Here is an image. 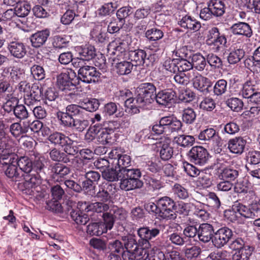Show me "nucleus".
Segmentation results:
<instances>
[{
    "mask_svg": "<svg viewBox=\"0 0 260 260\" xmlns=\"http://www.w3.org/2000/svg\"><path fill=\"white\" fill-rule=\"evenodd\" d=\"M23 181L18 184V188L23 193L33 195L34 189L41 183L44 178L34 172L22 173Z\"/></svg>",
    "mask_w": 260,
    "mask_h": 260,
    "instance_id": "7",
    "label": "nucleus"
},
{
    "mask_svg": "<svg viewBox=\"0 0 260 260\" xmlns=\"http://www.w3.org/2000/svg\"><path fill=\"white\" fill-rule=\"evenodd\" d=\"M162 82V80L160 79V82L155 81L153 83L144 82L141 83L137 89V102L145 106L152 103L156 93V85L158 87L165 88V86Z\"/></svg>",
    "mask_w": 260,
    "mask_h": 260,
    "instance_id": "1",
    "label": "nucleus"
},
{
    "mask_svg": "<svg viewBox=\"0 0 260 260\" xmlns=\"http://www.w3.org/2000/svg\"><path fill=\"white\" fill-rule=\"evenodd\" d=\"M236 212L246 218H254L258 217L260 216V204L253 203L250 204L249 207L239 204L237 206H234L232 210L225 211L224 215L233 221L237 219L235 215Z\"/></svg>",
    "mask_w": 260,
    "mask_h": 260,
    "instance_id": "4",
    "label": "nucleus"
},
{
    "mask_svg": "<svg viewBox=\"0 0 260 260\" xmlns=\"http://www.w3.org/2000/svg\"><path fill=\"white\" fill-rule=\"evenodd\" d=\"M260 88V80L254 75L250 76L243 84L240 94L244 98L247 99L254 94Z\"/></svg>",
    "mask_w": 260,
    "mask_h": 260,
    "instance_id": "17",
    "label": "nucleus"
},
{
    "mask_svg": "<svg viewBox=\"0 0 260 260\" xmlns=\"http://www.w3.org/2000/svg\"><path fill=\"white\" fill-rule=\"evenodd\" d=\"M109 51L112 49L111 54L116 55L117 57H122L128 48V42L120 39L111 42L109 45ZM118 60L120 59L117 58Z\"/></svg>",
    "mask_w": 260,
    "mask_h": 260,
    "instance_id": "30",
    "label": "nucleus"
},
{
    "mask_svg": "<svg viewBox=\"0 0 260 260\" xmlns=\"http://www.w3.org/2000/svg\"><path fill=\"white\" fill-rule=\"evenodd\" d=\"M31 9V6L26 1H22L14 8L16 14L18 17H25L27 16Z\"/></svg>",
    "mask_w": 260,
    "mask_h": 260,
    "instance_id": "59",
    "label": "nucleus"
},
{
    "mask_svg": "<svg viewBox=\"0 0 260 260\" xmlns=\"http://www.w3.org/2000/svg\"><path fill=\"white\" fill-rule=\"evenodd\" d=\"M50 168L51 177L57 182L64 181L71 172L69 167L59 163L51 165Z\"/></svg>",
    "mask_w": 260,
    "mask_h": 260,
    "instance_id": "21",
    "label": "nucleus"
},
{
    "mask_svg": "<svg viewBox=\"0 0 260 260\" xmlns=\"http://www.w3.org/2000/svg\"><path fill=\"white\" fill-rule=\"evenodd\" d=\"M47 161L43 157L36 158L32 162V172L45 178L46 174V171L47 167Z\"/></svg>",
    "mask_w": 260,
    "mask_h": 260,
    "instance_id": "35",
    "label": "nucleus"
},
{
    "mask_svg": "<svg viewBox=\"0 0 260 260\" xmlns=\"http://www.w3.org/2000/svg\"><path fill=\"white\" fill-rule=\"evenodd\" d=\"M199 139L203 141L206 144L213 146H219L221 144V138L213 128L202 131L198 136Z\"/></svg>",
    "mask_w": 260,
    "mask_h": 260,
    "instance_id": "16",
    "label": "nucleus"
},
{
    "mask_svg": "<svg viewBox=\"0 0 260 260\" xmlns=\"http://www.w3.org/2000/svg\"><path fill=\"white\" fill-rule=\"evenodd\" d=\"M57 118L60 121V124L64 127L71 128L75 118L67 114L66 112L58 111L56 113Z\"/></svg>",
    "mask_w": 260,
    "mask_h": 260,
    "instance_id": "62",
    "label": "nucleus"
},
{
    "mask_svg": "<svg viewBox=\"0 0 260 260\" xmlns=\"http://www.w3.org/2000/svg\"><path fill=\"white\" fill-rule=\"evenodd\" d=\"M102 177L109 182L120 180L121 178V172L118 171L116 167L111 165L107 169L101 171Z\"/></svg>",
    "mask_w": 260,
    "mask_h": 260,
    "instance_id": "36",
    "label": "nucleus"
},
{
    "mask_svg": "<svg viewBox=\"0 0 260 260\" xmlns=\"http://www.w3.org/2000/svg\"><path fill=\"white\" fill-rule=\"evenodd\" d=\"M87 234L92 236H99L106 233L105 226L102 222H92L87 226Z\"/></svg>",
    "mask_w": 260,
    "mask_h": 260,
    "instance_id": "47",
    "label": "nucleus"
},
{
    "mask_svg": "<svg viewBox=\"0 0 260 260\" xmlns=\"http://www.w3.org/2000/svg\"><path fill=\"white\" fill-rule=\"evenodd\" d=\"M119 187L125 191L141 188L143 186V182L140 179L141 172L139 169H128L124 170L121 173Z\"/></svg>",
    "mask_w": 260,
    "mask_h": 260,
    "instance_id": "2",
    "label": "nucleus"
},
{
    "mask_svg": "<svg viewBox=\"0 0 260 260\" xmlns=\"http://www.w3.org/2000/svg\"><path fill=\"white\" fill-rule=\"evenodd\" d=\"M74 141L70 137L65 142L61 148L63 149V152L66 153V156L69 161V166L73 168L78 167L80 164V160L75 155L79 152L78 147L74 145Z\"/></svg>",
    "mask_w": 260,
    "mask_h": 260,
    "instance_id": "12",
    "label": "nucleus"
},
{
    "mask_svg": "<svg viewBox=\"0 0 260 260\" xmlns=\"http://www.w3.org/2000/svg\"><path fill=\"white\" fill-rule=\"evenodd\" d=\"M111 165L116 167L118 171L123 172L124 170H128L127 168L131 165V158L126 154H120L118 159H114L111 162Z\"/></svg>",
    "mask_w": 260,
    "mask_h": 260,
    "instance_id": "37",
    "label": "nucleus"
},
{
    "mask_svg": "<svg viewBox=\"0 0 260 260\" xmlns=\"http://www.w3.org/2000/svg\"><path fill=\"white\" fill-rule=\"evenodd\" d=\"M108 247L109 249V253L108 255V258L110 260H121V256L122 260H126V254L124 250L123 245L122 241L119 238L118 239H113L108 242Z\"/></svg>",
    "mask_w": 260,
    "mask_h": 260,
    "instance_id": "13",
    "label": "nucleus"
},
{
    "mask_svg": "<svg viewBox=\"0 0 260 260\" xmlns=\"http://www.w3.org/2000/svg\"><path fill=\"white\" fill-rule=\"evenodd\" d=\"M70 36L66 35H55L52 40L53 46L57 49L66 47L70 42Z\"/></svg>",
    "mask_w": 260,
    "mask_h": 260,
    "instance_id": "58",
    "label": "nucleus"
},
{
    "mask_svg": "<svg viewBox=\"0 0 260 260\" xmlns=\"http://www.w3.org/2000/svg\"><path fill=\"white\" fill-rule=\"evenodd\" d=\"M124 106L126 108L125 111L131 114H136L140 112L139 108L144 107V105H141L137 102L136 98H129L124 101Z\"/></svg>",
    "mask_w": 260,
    "mask_h": 260,
    "instance_id": "54",
    "label": "nucleus"
},
{
    "mask_svg": "<svg viewBox=\"0 0 260 260\" xmlns=\"http://www.w3.org/2000/svg\"><path fill=\"white\" fill-rule=\"evenodd\" d=\"M228 88V82L224 79H219L214 84L213 91L214 94L220 96L224 94Z\"/></svg>",
    "mask_w": 260,
    "mask_h": 260,
    "instance_id": "63",
    "label": "nucleus"
},
{
    "mask_svg": "<svg viewBox=\"0 0 260 260\" xmlns=\"http://www.w3.org/2000/svg\"><path fill=\"white\" fill-rule=\"evenodd\" d=\"M178 24L182 28L194 32L199 30L201 27V24L200 21L196 20L194 17L187 15L183 17L178 21Z\"/></svg>",
    "mask_w": 260,
    "mask_h": 260,
    "instance_id": "32",
    "label": "nucleus"
},
{
    "mask_svg": "<svg viewBox=\"0 0 260 260\" xmlns=\"http://www.w3.org/2000/svg\"><path fill=\"white\" fill-rule=\"evenodd\" d=\"M163 125L166 132V135L181 131L182 127V122L176 117L170 116L163 117Z\"/></svg>",
    "mask_w": 260,
    "mask_h": 260,
    "instance_id": "25",
    "label": "nucleus"
},
{
    "mask_svg": "<svg viewBox=\"0 0 260 260\" xmlns=\"http://www.w3.org/2000/svg\"><path fill=\"white\" fill-rule=\"evenodd\" d=\"M190 60L193 68L199 71H203L207 65L206 58L204 57L200 53H193Z\"/></svg>",
    "mask_w": 260,
    "mask_h": 260,
    "instance_id": "43",
    "label": "nucleus"
},
{
    "mask_svg": "<svg viewBox=\"0 0 260 260\" xmlns=\"http://www.w3.org/2000/svg\"><path fill=\"white\" fill-rule=\"evenodd\" d=\"M8 48L10 54L18 59L22 58L27 53L25 45L19 41L11 42L8 45Z\"/></svg>",
    "mask_w": 260,
    "mask_h": 260,
    "instance_id": "27",
    "label": "nucleus"
},
{
    "mask_svg": "<svg viewBox=\"0 0 260 260\" xmlns=\"http://www.w3.org/2000/svg\"><path fill=\"white\" fill-rule=\"evenodd\" d=\"M69 138V136L62 133L54 132L49 135L48 140L54 146L61 147Z\"/></svg>",
    "mask_w": 260,
    "mask_h": 260,
    "instance_id": "42",
    "label": "nucleus"
},
{
    "mask_svg": "<svg viewBox=\"0 0 260 260\" xmlns=\"http://www.w3.org/2000/svg\"><path fill=\"white\" fill-rule=\"evenodd\" d=\"M144 179L149 187L153 190L159 189L162 187V182L161 181V177L159 175L147 174L144 176Z\"/></svg>",
    "mask_w": 260,
    "mask_h": 260,
    "instance_id": "45",
    "label": "nucleus"
},
{
    "mask_svg": "<svg viewBox=\"0 0 260 260\" xmlns=\"http://www.w3.org/2000/svg\"><path fill=\"white\" fill-rule=\"evenodd\" d=\"M8 72L10 73V81L14 82H18L24 75L23 70L17 67H10L7 69Z\"/></svg>",
    "mask_w": 260,
    "mask_h": 260,
    "instance_id": "60",
    "label": "nucleus"
},
{
    "mask_svg": "<svg viewBox=\"0 0 260 260\" xmlns=\"http://www.w3.org/2000/svg\"><path fill=\"white\" fill-rule=\"evenodd\" d=\"M82 109L85 110L90 112L96 111L100 105V101L98 99L94 98L84 99L79 102Z\"/></svg>",
    "mask_w": 260,
    "mask_h": 260,
    "instance_id": "40",
    "label": "nucleus"
},
{
    "mask_svg": "<svg viewBox=\"0 0 260 260\" xmlns=\"http://www.w3.org/2000/svg\"><path fill=\"white\" fill-rule=\"evenodd\" d=\"M50 31L48 29L37 31L29 37L31 46L38 49L44 45L50 36Z\"/></svg>",
    "mask_w": 260,
    "mask_h": 260,
    "instance_id": "23",
    "label": "nucleus"
},
{
    "mask_svg": "<svg viewBox=\"0 0 260 260\" xmlns=\"http://www.w3.org/2000/svg\"><path fill=\"white\" fill-rule=\"evenodd\" d=\"M246 141L241 137H235L229 140L228 142V148L231 152L235 154H241L243 153Z\"/></svg>",
    "mask_w": 260,
    "mask_h": 260,
    "instance_id": "33",
    "label": "nucleus"
},
{
    "mask_svg": "<svg viewBox=\"0 0 260 260\" xmlns=\"http://www.w3.org/2000/svg\"><path fill=\"white\" fill-rule=\"evenodd\" d=\"M175 92L171 89H162L155 95L154 99L159 105L167 106L174 101Z\"/></svg>",
    "mask_w": 260,
    "mask_h": 260,
    "instance_id": "29",
    "label": "nucleus"
},
{
    "mask_svg": "<svg viewBox=\"0 0 260 260\" xmlns=\"http://www.w3.org/2000/svg\"><path fill=\"white\" fill-rule=\"evenodd\" d=\"M171 139L165 138L164 141H161L158 144L159 156L163 160H168L171 159L173 155L174 150L171 145Z\"/></svg>",
    "mask_w": 260,
    "mask_h": 260,
    "instance_id": "28",
    "label": "nucleus"
},
{
    "mask_svg": "<svg viewBox=\"0 0 260 260\" xmlns=\"http://www.w3.org/2000/svg\"><path fill=\"white\" fill-rule=\"evenodd\" d=\"M193 86L205 95L210 93L212 87V82L208 78L199 75L192 79Z\"/></svg>",
    "mask_w": 260,
    "mask_h": 260,
    "instance_id": "22",
    "label": "nucleus"
},
{
    "mask_svg": "<svg viewBox=\"0 0 260 260\" xmlns=\"http://www.w3.org/2000/svg\"><path fill=\"white\" fill-rule=\"evenodd\" d=\"M187 155L190 161L200 166L206 164L210 157L207 149L200 146L192 147Z\"/></svg>",
    "mask_w": 260,
    "mask_h": 260,
    "instance_id": "14",
    "label": "nucleus"
},
{
    "mask_svg": "<svg viewBox=\"0 0 260 260\" xmlns=\"http://www.w3.org/2000/svg\"><path fill=\"white\" fill-rule=\"evenodd\" d=\"M91 203L79 202L75 209L68 207L66 211V214L70 216L72 220L77 224L85 225L89 220V216L83 212H90Z\"/></svg>",
    "mask_w": 260,
    "mask_h": 260,
    "instance_id": "6",
    "label": "nucleus"
},
{
    "mask_svg": "<svg viewBox=\"0 0 260 260\" xmlns=\"http://www.w3.org/2000/svg\"><path fill=\"white\" fill-rule=\"evenodd\" d=\"M232 236L233 232L230 229L227 227L221 228L215 232L212 243L215 247L220 248L229 241Z\"/></svg>",
    "mask_w": 260,
    "mask_h": 260,
    "instance_id": "18",
    "label": "nucleus"
},
{
    "mask_svg": "<svg viewBox=\"0 0 260 260\" xmlns=\"http://www.w3.org/2000/svg\"><path fill=\"white\" fill-rule=\"evenodd\" d=\"M134 66L131 61H121L116 63L115 70L119 75H126L131 73Z\"/></svg>",
    "mask_w": 260,
    "mask_h": 260,
    "instance_id": "50",
    "label": "nucleus"
},
{
    "mask_svg": "<svg viewBox=\"0 0 260 260\" xmlns=\"http://www.w3.org/2000/svg\"><path fill=\"white\" fill-rule=\"evenodd\" d=\"M164 31L156 27L148 29L145 33V36L149 41H157L163 38Z\"/></svg>",
    "mask_w": 260,
    "mask_h": 260,
    "instance_id": "56",
    "label": "nucleus"
},
{
    "mask_svg": "<svg viewBox=\"0 0 260 260\" xmlns=\"http://www.w3.org/2000/svg\"><path fill=\"white\" fill-rule=\"evenodd\" d=\"M208 6L212 11L213 16H221L224 13V4L220 0H211Z\"/></svg>",
    "mask_w": 260,
    "mask_h": 260,
    "instance_id": "49",
    "label": "nucleus"
},
{
    "mask_svg": "<svg viewBox=\"0 0 260 260\" xmlns=\"http://www.w3.org/2000/svg\"><path fill=\"white\" fill-rule=\"evenodd\" d=\"M44 103L49 106H56L54 103L58 98V93L54 87H49L42 94Z\"/></svg>",
    "mask_w": 260,
    "mask_h": 260,
    "instance_id": "44",
    "label": "nucleus"
},
{
    "mask_svg": "<svg viewBox=\"0 0 260 260\" xmlns=\"http://www.w3.org/2000/svg\"><path fill=\"white\" fill-rule=\"evenodd\" d=\"M244 63L246 67L251 69L253 72L260 73V59L255 58V56H252L247 58Z\"/></svg>",
    "mask_w": 260,
    "mask_h": 260,
    "instance_id": "64",
    "label": "nucleus"
},
{
    "mask_svg": "<svg viewBox=\"0 0 260 260\" xmlns=\"http://www.w3.org/2000/svg\"><path fill=\"white\" fill-rule=\"evenodd\" d=\"M94 133L98 134L97 140L100 144L102 145H111L115 141V136L111 133L104 130L102 128H95L93 129Z\"/></svg>",
    "mask_w": 260,
    "mask_h": 260,
    "instance_id": "34",
    "label": "nucleus"
},
{
    "mask_svg": "<svg viewBox=\"0 0 260 260\" xmlns=\"http://www.w3.org/2000/svg\"><path fill=\"white\" fill-rule=\"evenodd\" d=\"M197 113L191 108H185L182 113V122L187 125L193 124L197 119Z\"/></svg>",
    "mask_w": 260,
    "mask_h": 260,
    "instance_id": "52",
    "label": "nucleus"
},
{
    "mask_svg": "<svg viewBox=\"0 0 260 260\" xmlns=\"http://www.w3.org/2000/svg\"><path fill=\"white\" fill-rule=\"evenodd\" d=\"M9 154L0 157V164L5 170V174L9 178H19L20 177V171L17 168L15 162L9 161Z\"/></svg>",
    "mask_w": 260,
    "mask_h": 260,
    "instance_id": "19",
    "label": "nucleus"
},
{
    "mask_svg": "<svg viewBox=\"0 0 260 260\" xmlns=\"http://www.w3.org/2000/svg\"><path fill=\"white\" fill-rule=\"evenodd\" d=\"M79 54L81 59L89 61L94 58L96 55V51L94 46L86 45L80 47L78 49Z\"/></svg>",
    "mask_w": 260,
    "mask_h": 260,
    "instance_id": "39",
    "label": "nucleus"
},
{
    "mask_svg": "<svg viewBox=\"0 0 260 260\" xmlns=\"http://www.w3.org/2000/svg\"><path fill=\"white\" fill-rule=\"evenodd\" d=\"M120 123L117 121H104L103 123H96L93 127L96 129L99 127L115 135V131L120 127Z\"/></svg>",
    "mask_w": 260,
    "mask_h": 260,
    "instance_id": "53",
    "label": "nucleus"
},
{
    "mask_svg": "<svg viewBox=\"0 0 260 260\" xmlns=\"http://www.w3.org/2000/svg\"><path fill=\"white\" fill-rule=\"evenodd\" d=\"M207 62L212 69H222L223 67V61L220 57L213 53H209L206 56Z\"/></svg>",
    "mask_w": 260,
    "mask_h": 260,
    "instance_id": "55",
    "label": "nucleus"
},
{
    "mask_svg": "<svg viewBox=\"0 0 260 260\" xmlns=\"http://www.w3.org/2000/svg\"><path fill=\"white\" fill-rule=\"evenodd\" d=\"M239 175V171L233 168H226L222 169L219 175V178L222 180L232 181L235 180Z\"/></svg>",
    "mask_w": 260,
    "mask_h": 260,
    "instance_id": "41",
    "label": "nucleus"
},
{
    "mask_svg": "<svg viewBox=\"0 0 260 260\" xmlns=\"http://www.w3.org/2000/svg\"><path fill=\"white\" fill-rule=\"evenodd\" d=\"M128 58L131 62L135 63L134 64L135 66H152L154 61V55L149 54L147 56L146 51L142 49L130 50L128 52Z\"/></svg>",
    "mask_w": 260,
    "mask_h": 260,
    "instance_id": "11",
    "label": "nucleus"
},
{
    "mask_svg": "<svg viewBox=\"0 0 260 260\" xmlns=\"http://www.w3.org/2000/svg\"><path fill=\"white\" fill-rule=\"evenodd\" d=\"M163 225L159 224L155 227L143 226L137 230L139 237L138 244L143 249H149L153 245V240L158 236Z\"/></svg>",
    "mask_w": 260,
    "mask_h": 260,
    "instance_id": "5",
    "label": "nucleus"
},
{
    "mask_svg": "<svg viewBox=\"0 0 260 260\" xmlns=\"http://www.w3.org/2000/svg\"><path fill=\"white\" fill-rule=\"evenodd\" d=\"M194 142L195 139L193 136L184 134L178 135L174 137L173 139V144L183 148L192 146Z\"/></svg>",
    "mask_w": 260,
    "mask_h": 260,
    "instance_id": "38",
    "label": "nucleus"
},
{
    "mask_svg": "<svg viewBox=\"0 0 260 260\" xmlns=\"http://www.w3.org/2000/svg\"><path fill=\"white\" fill-rule=\"evenodd\" d=\"M214 233L212 225L203 223L200 224L198 227V235L197 237L200 241L207 243L211 240H212Z\"/></svg>",
    "mask_w": 260,
    "mask_h": 260,
    "instance_id": "26",
    "label": "nucleus"
},
{
    "mask_svg": "<svg viewBox=\"0 0 260 260\" xmlns=\"http://www.w3.org/2000/svg\"><path fill=\"white\" fill-rule=\"evenodd\" d=\"M230 30L234 35L243 36L247 38L251 37L253 34L250 25L243 22L233 24L230 27Z\"/></svg>",
    "mask_w": 260,
    "mask_h": 260,
    "instance_id": "31",
    "label": "nucleus"
},
{
    "mask_svg": "<svg viewBox=\"0 0 260 260\" xmlns=\"http://www.w3.org/2000/svg\"><path fill=\"white\" fill-rule=\"evenodd\" d=\"M102 74L96 68L90 66H82L78 71V79L87 84L98 82Z\"/></svg>",
    "mask_w": 260,
    "mask_h": 260,
    "instance_id": "10",
    "label": "nucleus"
},
{
    "mask_svg": "<svg viewBox=\"0 0 260 260\" xmlns=\"http://www.w3.org/2000/svg\"><path fill=\"white\" fill-rule=\"evenodd\" d=\"M75 168L76 169L75 174L77 175L79 174L83 176L85 179L82 182L83 190L87 192L94 190L96 185L101 179V174L95 171H89L86 172L85 169L81 168L79 165L78 167Z\"/></svg>",
    "mask_w": 260,
    "mask_h": 260,
    "instance_id": "8",
    "label": "nucleus"
},
{
    "mask_svg": "<svg viewBox=\"0 0 260 260\" xmlns=\"http://www.w3.org/2000/svg\"><path fill=\"white\" fill-rule=\"evenodd\" d=\"M50 159L55 162H61L69 166V161L66 156V153L56 148H53L49 152Z\"/></svg>",
    "mask_w": 260,
    "mask_h": 260,
    "instance_id": "46",
    "label": "nucleus"
},
{
    "mask_svg": "<svg viewBox=\"0 0 260 260\" xmlns=\"http://www.w3.org/2000/svg\"><path fill=\"white\" fill-rule=\"evenodd\" d=\"M254 247L249 245H246L233 255V260H248L252 255Z\"/></svg>",
    "mask_w": 260,
    "mask_h": 260,
    "instance_id": "51",
    "label": "nucleus"
},
{
    "mask_svg": "<svg viewBox=\"0 0 260 260\" xmlns=\"http://www.w3.org/2000/svg\"><path fill=\"white\" fill-rule=\"evenodd\" d=\"M119 238L122 242L124 250L125 249L126 258H128L127 260H133L130 253L133 255L134 251H136L139 247H140L138 241H137L136 236L133 234H127Z\"/></svg>",
    "mask_w": 260,
    "mask_h": 260,
    "instance_id": "15",
    "label": "nucleus"
},
{
    "mask_svg": "<svg viewBox=\"0 0 260 260\" xmlns=\"http://www.w3.org/2000/svg\"><path fill=\"white\" fill-rule=\"evenodd\" d=\"M178 59L176 58H167L162 63V67L166 71L176 74L179 72Z\"/></svg>",
    "mask_w": 260,
    "mask_h": 260,
    "instance_id": "57",
    "label": "nucleus"
},
{
    "mask_svg": "<svg viewBox=\"0 0 260 260\" xmlns=\"http://www.w3.org/2000/svg\"><path fill=\"white\" fill-rule=\"evenodd\" d=\"M207 38V43L209 45L225 46L226 43V38L225 36L220 35L219 29L216 27H213L209 30Z\"/></svg>",
    "mask_w": 260,
    "mask_h": 260,
    "instance_id": "24",
    "label": "nucleus"
},
{
    "mask_svg": "<svg viewBox=\"0 0 260 260\" xmlns=\"http://www.w3.org/2000/svg\"><path fill=\"white\" fill-rule=\"evenodd\" d=\"M91 35L96 42L100 43H104L108 39L106 30L103 29L102 26H96L91 32Z\"/></svg>",
    "mask_w": 260,
    "mask_h": 260,
    "instance_id": "61",
    "label": "nucleus"
},
{
    "mask_svg": "<svg viewBox=\"0 0 260 260\" xmlns=\"http://www.w3.org/2000/svg\"><path fill=\"white\" fill-rule=\"evenodd\" d=\"M158 206L159 209V217L166 220H174L177 217V214L174 210L176 203L171 198L165 196L157 200Z\"/></svg>",
    "mask_w": 260,
    "mask_h": 260,
    "instance_id": "9",
    "label": "nucleus"
},
{
    "mask_svg": "<svg viewBox=\"0 0 260 260\" xmlns=\"http://www.w3.org/2000/svg\"><path fill=\"white\" fill-rule=\"evenodd\" d=\"M244 50L240 48H234L232 49L228 56V61L230 64H236L239 62L245 56Z\"/></svg>",
    "mask_w": 260,
    "mask_h": 260,
    "instance_id": "48",
    "label": "nucleus"
},
{
    "mask_svg": "<svg viewBox=\"0 0 260 260\" xmlns=\"http://www.w3.org/2000/svg\"><path fill=\"white\" fill-rule=\"evenodd\" d=\"M9 160L15 162L21 174L30 173L32 171V161L27 156H19L15 153H10Z\"/></svg>",
    "mask_w": 260,
    "mask_h": 260,
    "instance_id": "20",
    "label": "nucleus"
},
{
    "mask_svg": "<svg viewBox=\"0 0 260 260\" xmlns=\"http://www.w3.org/2000/svg\"><path fill=\"white\" fill-rule=\"evenodd\" d=\"M76 76V73L73 70L68 68L57 76L58 88L72 99L75 98L77 91L76 84L73 83V80Z\"/></svg>",
    "mask_w": 260,
    "mask_h": 260,
    "instance_id": "3",
    "label": "nucleus"
}]
</instances>
